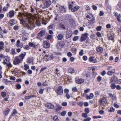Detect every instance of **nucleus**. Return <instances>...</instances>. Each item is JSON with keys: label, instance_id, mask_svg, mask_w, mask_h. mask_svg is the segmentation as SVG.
<instances>
[{"label": "nucleus", "instance_id": "obj_33", "mask_svg": "<svg viewBox=\"0 0 121 121\" xmlns=\"http://www.w3.org/2000/svg\"><path fill=\"white\" fill-rule=\"evenodd\" d=\"M110 87L112 89H114L116 88V86L114 83H112Z\"/></svg>", "mask_w": 121, "mask_h": 121}, {"label": "nucleus", "instance_id": "obj_39", "mask_svg": "<svg viewBox=\"0 0 121 121\" xmlns=\"http://www.w3.org/2000/svg\"><path fill=\"white\" fill-rule=\"evenodd\" d=\"M85 113L88 114L90 112L88 108H86L85 109Z\"/></svg>", "mask_w": 121, "mask_h": 121}, {"label": "nucleus", "instance_id": "obj_28", "mask_svg": "<svg viewBox=\"0 0 121 121\" xmlns=\"http://www.w3.org/2000/svg\"><path fill=\"white\" fill-rule=\"evenodd\" d=\"M93 96V95L92 93H90L89 96H88L86 97V99H92Z\"/></svg>", "mask_w": 121, "mask_h": 121}, {"label": "nucleus", "instance_id": "obj_9", "mask_svg": "<svg viewBox=\"0 0 121 121\" xmlns=\"http://www.w3.org/2000/svg\"><path fill=\"white\" fill-rule=\"evenodd\" d=\"M50 44L47 41H44L43 42V47L45 48H48L50 46Z\"/></svg>", "mask_w": 121, "mask_h": 121}, {"label": "nucleus", "instance_id": "obj_16", "mask_svg": "<svg viewBox=\"0 0 121 121\" xmlns=\"http://www.w3.org/2000/svg\"><path fill=\"white\" fill-rule=\"evenodd\" d=\"M14 11L11 10L7 14V16H9L10 17H12L14 16Z\"/></svg>", "mask_w": 121, "mask_h": 121}, {"label": "nucleus", "instance_id": "obj_8", "mask_svg": "<svg viewBox=\"0 0 121 121\" xmlns=\"http://www.w3.org/2000/svg\"><path fill=\"white\" fill-rule=\"evenodd\" d=\"M18 57L16 56L15 57V59L14 60L13 63L15 65L19 64L21 62V61L18 58Z\"/></svg>", "mask_w": 121, "mask_h": 121}, {"label": "nucleus", "instance_id": "obj_58", "mask_svg": "<svg viewBox=\"0 0 121 121\" xmlns=\"http://www.w3.org/2000/svg\"><path fill=\"white\" fill-rule=\"evenodd\" d=\"M108 40H112L113 39V36H110L108 37Z\"/></svg>", "mask_w": 121, "mask_h": 121}, {"label": "nucleus", "instance_id": "obj_11", "mask_svg": "<svg viewBox=\"0 0 121 121\" xmlns=\"http://www.w3.org/2000/svg\"><path fill=\"white\" fill-rule=\"evenodd\" d=\"M59 9L62 13H66V7L63 6L60 7Z\"/></svg>", "mask_w": 121, "mask_h": 121}, {"label": "nucleus", "instance_id": "obj_55", "mask_svg": "<svg viewBox=\"0 0 121 121\" xmlns=\"http://www.w3.org/2000/svg\"><path fill=\"white\" fill-rule=\"evenodd\" d=\"M69 91V90L67 89H65L64 90V92L65 93L68 94Z\"/></svg>", "mask_w": 121, "mask_h": 121}, {"label": "nucleus", "instance_id": "obj_44", "mask_svg": "<svg viewBox=\"0 0 121 121\" xmlns=\"http://www.w3.org/2000/svg\"><path fill=\"white\" fill-rule=\"evenodd\" d=\"M44 90V89H40L39 90V93L41 94H42L43 93V91Z\"/></svg>", "mask_w": 121, "mask_h": 121}, {"label": "nucleus", "instance_id": "obj_51", "mask_svg": "<svg viewBox=\"0 0 121 121\" xmlns=\"http://www.w3.org/2000/svg\"><path fill=\"white\" fill-rule=\"evenodd\" d=\"M101 117L100 116H94L93 117V118L94 119H97L98 118H100Z\"/></svg>", "mask_w": 121, "mask_h": 121}, {"label": "nucleus", "instance_id": "obj_20", "mask_svg": "<svg viewBox=\"0 0 121 121\" xmlns=\"http://www.w3.org/2000/svg\"><path fill=\"white\" fill-rule=\"evenodd\" d=\"M15 20L12 19L9 21V23L10 26H12L15 24Z\"/></svg>", "mask_w": 121, "mask_h": 121}, {"label": "nucleus", "instance_id": "obj_27", "mask_svg": "<svg viewBox=\"0 0 121 121\" xmlns=\"http://www.w3.org/2000/svg\"><path fill=\"white\" fill-rule=\"evenodd\" d=\"M66 34H67L66 35V38L67 39H68L69 38L71 37L72 34L71 33H69L68 32H67Z\"/></svg>", "mask_w": 121, "mask_h": 121}, {"label": "nucleus", "instance_id": "obj_46", "mask_svg": "<svg viewBox=\"0 0 121 121\" xmlns=\"http://www.w3.org/2000/svg\"><path fill=\"white\" fill-rule=\"evenodd\" d=\"M66 113V111H64L62 112L61 113V115L62 116H65Z\"/></svg>", "mask_w": 121, "mask_h": 121}, {"label": "nucleus", "instance_id": "obj_43", "mask_svg": "<svg viewBox=\"0 0 121 121\" xmlns=\"http://www.w3.org/2000/svg\"><path fill=\"white\" fill-rule=\"evenodd\" d=\"M78 36H75L73 38V40L74 41H76L78 39Z\"/></svg>", "mask_w": 121, "mask_h": 121}, {"label": "nucleus", "instance_id": "obj_40", "mask_svg": "<svg viewBox=\"0 0 121 121\" xmlns=\"http://www.w3.org/2000/svg\"><path fill=\"white\" fill-rule=\"evenodd\" d=\"M86 113H84L82 114V116L83 117L85 118H87L88 117L87 114Z\"/></svg>", "mask_w": 121, "mask_h": 121}, {"label": "nucleus", "instance_id": "obj_57", "mask_svg": "<svg viewBox=\"0 0 121 121\" xmlns=\"http://www.w3.org/2000/svg\"><path fill=\"white\" fill-rule=\"evenodd\" d=\"M46 69V67H44L43 68H42L41 69L40 71V73H41L43 71V70H44Z\"/></svg>", "mask_w": 121, "mask_h": 121}, {"label": "nucleus", "instance_id": "obj_41", "mask_svg": "<svg viewBox=\"0 0 121 121\" xmlns=\"http://www.w3.org/2000/svg\"><path fill=\"white\" fill-rule=\"evenodd\" d=\"M1 94L3 98L4 97L6 96V93L5 92H2L1 93Z\"/></svg>", "mask_w": 121, "mask_h": 121}, {"label": "nucleus", "instance_id": "obj_14", "mask_svg": "<svg viewBox=\"0 0 121 121\" xmlns=\"http://www.w3.org/2000/svg\"><path fill=\"white\" fill-rule=\"evenodd\" d=\"M45 34V31L44 30H41L38 34V36L39 38L41 37L44 35Z\"/></svg>", "mask_w": 121, "mask_h": 121}, {"label": "nucleus", "instance_id": "obj_22", "mask_svg": "<svg viewBox=\"0 0 121 121\" xmlns=\"http://www.w3.org/2000/svg\"><path fill=\"white\" fill-rule=\"evenodd\" d=\"M84 81V80L82 79H79L76 81V82L78 84H81Z\"/></svg>", "mask_w": 121, "mask_h": 121}, {"label": "nucleus", "instance_id": "obj_30", "mask_svg": "<svg viewBox=\"0 0 121 121\" xmlns=\"http://www.w3.org/2000/svg\"><path fill=\"white\" fill-rule=\"evenodd\" d=\"M121 17V15L120 14H118V15L117 17V21L119 22H121V20L120 19Z\"/></svg>", "mask_w": 121, "mask_h": 121}, {"label": "nucleus", "instance_id": "obj_64", "mask_svg": "<svg viewBox=\"0 0 121 121\" xmlns=\"http://www.w3.org/2000/svg\"><path fill=\"white\" fill-rule=\"evenodd\" d=\"M52 37V36L51 35H49L47 37V39L49 40Z\"/></svg>", "mask_w": 121, "mask_h": 121}, {"label": "nucleus", "instance_id": "obj_23", "mask_svg": "<svg viewBox=\"0 0 121 121\" xmlns=\"http://www.w3.org/2000/svg\"><path fill=\"white\" fill-rule=\"evenodd\" d=\"M10 111V109L9 108H6L3 112V114L4 115L7 116L8 114Z\"/></svg>", "mask_w": 121, "mask_h": 121}, {"label": "nucleus", "instance_id": "obj_15", "mask_svg": "<svg viewBox=\"0 0 121 121\" xmlns=\"http://www.w3.org/2000/svg\"><path fill=\"white\" fill-rule=\"evenodd\" d=\"M115 72V69H112L108 71L107 73V74L109 75H112Z\"/></svg>", "mask_w": 121, "mask_h": 121}, {"label": "nucleus", "instance_id": "obj_17", "mask_svg": "<svg viewBox=\"0 0 121 121\" xmlns=\"http://www.w3.org/2000/svg\"><path fill=\"white\" fill-rule=\"evenodd\" d=\"M80 7L78 6H75L73 8H72L71 9V11L74 12L77 11L80 9Z\"/></svg>", "mask_w": 121, "mask_h": 121}, {"label": "nucleus", "instance_id": "obj_7", "mask_svg": "<svg viewBox=\"0 0 121 121\" xmlns=\"http://www.w3.org/2000/svg\"><path fill=\"white\" fill-rule=\"evenodd\" d=\"M63 90L61 86H59L56 90V92L59 95H61L63 93Z\"/></svg>", "mask_w": 121, "mask_h": 121}, {"label": "nucleus", "instance_id": "obj_21", "mask_svg": "<svg viewBox=\"0 0 121 121\" xmlns=\"http://www.w3.org/2000/svg\"><path fill=\"white\" fill-rule=\"evenodd\" d=\"M61 108L62 107L60 105L56 104V106L54 108V109L56 110V111H58L61 109Z\"/></svg>", "mask_w": 121, "mask_h": 121}, {"label": "nucleus", "instance_id": "obj_24", "mask_svg": "<svg viewBox=\"0 0 121 121\" xmlns=\"http://www.w3.org/2000/svg\"><path fill=\"white\" fill-rule=\"evenodd\" d=\"M96 49L98 52H103V48L100 47H98L96 48Z\"/></svg>", "mask_w": 121, "mask_h": 121}, {"label": "nucleus", "instance_id": "obj_62", "mask_svg": "<svg viewBox=\"0 0 121 121\" xmlns=\"http://www.w3.org/2000/svg\"><path fill=\"white\" fill-rule=\"evenodd\" d=\"M79 55L80 56H82L83 55V50H81V51L80 52H79Z\"/></svg>", "mask_w": 121, "mask_h": 121}, {"label": "nucleus", "instance_id": "obj_32", "mask_svg": "<svg viewBox=\"0 0 121 121\" xmlns=\"http://www.w3.org/2000/svg\"><path fill=\"white\" fill-rule=\"evenodd\" d=\"M24 69L26 70H27V69L29 68V67L28 65L27 64H25L24 65Z\"/></svg>", "mask_w": 121, "mask_h": 121}, {"label": "nucleus", "instance_id": "obj_54", "mask_svg": "<svg viewBox=\"0 0 121 121\" xmlns=\"http://www.w3.org/2000/svg\"><path fill=\"white\" fill-rule=\"evenodd\" d=\"M83 102H79L78 103V104L80 106H82L83 105Z\"/></svg>", "mask_w": 121, "mask_h": 121}, {"label": "nucleus", "instance_id": "obj_60", "mask_svg": "<svg viewBox=\"0 0 121 121\" xmlns=\"http://www.w3.org/2000/svg\"><path fill=\"white\" fill-rule=\"evenodd\" d=\"M72 55L71 53L70 52H69L67 53V56L69 57H71Z\"/></svg>", "mask_w": 121, "mask_h": 121}, {"label": "nucleus", "instance_id": "obj_13", "mask_svg": "<svg viewBox=\"0 0 121 121\" xmlns=\"http://www.w3.org/2000/svg\"><path fill=\"white\" fill-rule=\"evenodd\" d=\"M26 53L24 52L21 53L19 56V58L21 61H22L24 58V57L26 55Z\"/></svg>", "mask_w": 121, "mask_h": 121}, {"label": "nucleus", "instance_id": "obj_29", "mask_svg": "<svg viewBox=\"0 0 121 121\" xmlns=\"http://www.w3.org/2000/svg\"><path fill=\"white\" fill-rule=\"evenodd\" d=\"M63 36L61 34H59L57 36V38L58 40H61L63 39Z\"/></svg>", "mask_w": 121, "mask_h": 121}, {"label": "nucleus", "instance_id": "obj_37", "mask_svg": "<svg viewBox=\"0 0 121 121\" xmlns=\"http://www.w3.org/2000/svg\"><path fill=\"white\" fill-rule=\"evenodd\" d=\"M72 91L73 92H77L78 90L77 88L75 87H73L72 88Z\"/></svg>", "mask_w": 121, "mask_h": 121}, {"label": "nucleus", "instance_id": "obj_42", "mask_svg": "<svg viewBox=\"0 0 121 121\" xmlns=\"http://www.w3.org/2000/svg\"><path fill=\"white\" fill-rule=\"evenodd\" d=\"M24 48L27 50H28L30 49V47L29 45H26L24 47Z\"/></svg>", "mask_w": 121, "mask_h": 121}, {"label": "nucleus", "instance_id": "obj_45", "mask_svg": "<svg viewBox=\"0 0 121 121\" xmlns=\"http://www.w3.org/2000/svg\"><path fill=\"white\" fill-rule=\"evenodd\" d=\"M97 79L98 82H100L102 80V78L100 76H98L97 78Z\"/></svg>", "mask_w": 121, "mask_h": 121}, {"label": "nucleus", "instance_id": "obj_35", "mask_svg": "<svg viewBox=\"0 0 121 121\" xmlns=\"http://www.w3.org/2000/svg\"><path fill=\"white\" fill-rule=\"evenodd\" d=\"M53 120L55 121H58V119L57 117L56 116H55L53 117Z\"/></svg>", "mask_w": 121, "mask_h": 121}, {"label": "nucleus", "instance_id": "obj_18", "mask_svg": "<svg viewBox=\"0 0 121 121\" xmlns=\"http://www.w3.org/2000/svg\"><path fill=\"white\" fill-rule=\"evenodd\" d=\"M20 43V41L19 40H18L17 41L16 44V45L18 48H21L22 47V44H21V43Z\"/></svg>", "mask_w": 121, "mask_h": 121}, {"label": "nucleus", "instance_id": "obj_5", "mask_svg": "<svg viewBox=\"0 0 121 121\" xmlns=\"http://www.w3.org/2000/svg\"><path fill=\"white\" fill-rule=\"evenodd\" d=\"M88 20L90 22V24H93L95 22V19L93 16L91 14L87 15L86 16Z\"/></svg>", "mask_w": 121, "mask_h": 121}, {"label": "nucleus", "instance_id": "obj_12", "mask_svg": "<svg viewBox=\"0 0 121 121\" xmlns=\"http://www.w3.org/2000/svg\"><path fill=\"white\" fill-rule=\"evenodd\" d=\"M39 44H35L32 43L30 42L29 43V46L32 47L34 48H38Z\"/></svg>", "mask_w": 121, "mask_h": 121}, {"label": "nucleus", "instance_id": "obj_36", "mask_svg": "<svg viewBox=\"0 0 121 121\" xmlns=\"http://www.w3.org/2000/svg\"><path fill=\"white\" fill-rule=\"evenodd\" d=\"M115 111V109L113 107L110 108V109L108 110V111L110 112H112Z\"/></svg>", "mask_w": 121, "mask_h": 121}, {"label": "nucleus", "instance_id": "obj_26", "mask_svg": "<svg viewBox=\"0 0 121 121\" xmlns=\"http://www.w3.org/2000/svg\"><path fill=\"white\" fill-rule=\"evenodd\" d=\"M89 60L90 61H91L94 63H95L96 62V60L94 59L93 57H90Z\"/></svg>", "mask_w": 121, "mask_h": 121}, {"label": "nucleus", "instance_id": "obj_19", "mask_svg": "<svg viewBox=\"0 0 121 121\" xmlns=\"http://www.w3.org/2000/svg\"><path fill=\"white\" fill-rule=\"evenodd\" d=\"M64 46L63 44L61 42H59L56 45V47L58 49H59L60 48H62Z\"/></svg>", "mask_w": 121, "mask_h": 121}, {"label": "nucleus", "instance_id": "obj_52", "mask_svg": "<svg viewBox=\"0 0 121 121\" xmlns=\"http://www.w3.org/2000/svg\"><path fill=\"white\" fill-rule=\"evenodd\" d=\"M92 7L93 9L94 10H96L97 9V6L94 5H92Z\"/></svg>", "mask_w": 121, "mask_h": 121}, {"label": "nucleus", "instance_id": "obj_49", "mask_svg": "<svg viewBox=\"0 0 121 121\" xmlns=\"http://www.w3.org/2000/svg\"><path fill=\"white\" fill-rule=\"evenodd\" d=\"M16 87L17 89H19L21 88V86L20 84H17L16 85Z\"/></svg>", "mask_w": 121, "mask_h": 121}, {"label": "nucleus", "instance_id": "obj_25", "mask_svg": "<svg viewBox=\"0 0 121 121\" xmlns=\"http://www.w3.org/2000/svg\"><path fill=\"white\" fill-rule=\"evenodd\" d=\"M74 72V69L73 68H69L68 69V72L69 73H73Z\"/></svg>", "mask_w": 121, "mask_h": 121}, {"label": "nucleus", "instance_id": "obj_48", "mask_svg": "<svg viewBox=\"0 0 121 121\" xmlns=\"http://www.w3.org/2000/svg\"><path fill=\"white\" fill-rule=\"evenodd\" d=\"M60 27L62 29L64 30L65 29V27L64 25L63 24H60Z\"/></svg>", "mask_w": 121, "mask_h": 121}, {"label": "nucleus", "instance_id": "obj_53", "mask_svg": "<svg viewBox=\"0 0 121 121\" xmlns=\"http://www.w3.org/2000/svg\"><path fill=\"white\" fill-rule=\"evenodd\" d=\"M96 35L98 37H100L101 36V34L100 32H97L96 33Z\"/></svg>", "mask_w": 121, "mask_h": 121}, {"label": "nucleus", "instance_id": "obj_6", "mask_svg": "<svg viewBox=\"0 0 121 121\" xmlns=\"http://www.w3.org/2000/svg\"><path fill=\"white\" fill-rule=\"evenodd\" d=\"M88 35V34L87 33L83 34L82 35V37L80 39V41L82 42L85 40L87 38Z\"/></svg>", "mask_w": 121, "mask_h": 121}, {"label": "nucleus", "instance_id": "obj_38", "mask_svg": "<svg viewBox=\"0 0 121 121\" xmlns=\"http://www.w3.org/2000/svg\"><path fill=\"white\" fill-rule=\"evenodd\" d=\"M17 113V112L16 109H14L13 110V112L12 114V115L13 116L15 115Z\"/></svg>", "mask_w": 121, "mask_h": 121}, {"label": "nucleus", "instance_id": "obj_31", "mask_svg": "<svg viewBox=\"0 0 121 121\" xmlns=\"http://www.w3.org/2000/svg\"><path fill=\"white\" fill-rule=\"evenodd\" d=\"M10 54L13 56L16 54V53L15 52V49H14L13 48L12 49Z\"/></svg>", "mask_w": 121, "mask_h": 121}, {"label": "nucleus", "instance_id": "obj_63", "mask_svg": "<svg viewBox=\"0 0 121 121\" xmlns=\"http://www.w3.org/2000/svg\"><path fill=\"white\" fill-rule=\"evenodd\" d=\"M10 79L11 80L14 81L15 80L16 78L15 77H14L13 76H12L10 78Z\"/></svg>", "mask_w": 121, "mask_h": 121}, {"label": "nucleus", "instance_id": "obj_10", "mask_svg": "<svg viewBox=\"0 0 121 121\" xmlns=\"http://www.w3.org/2000/svg\"><path fill=\"white\" fill-rule=\"evenodd\" d=\"M45 106L46 107L49 108L53 109L54 108V105L51 103L46 104H45Z\"/></svg>", "mask_w": 121, "mask_h": 121}, {"label": "nucleus", "instance_id": "obj_3", "mask_svg": "<svg viewBox=\"0 0 121 121\" xmlns=\"http://www.w3.org/2000/svg\"><path fill=\"white\" fill-rule=\"evenodd\" d=\"M51 4L50 0H43V4L41 5L40 6L42 9H46L49 7Z\"/></svg>", "mask_w": 121, "mask_h": 121}, {"label": "nucleus", "instance_id": "obj_4", "mask_svg": "<svg viewBox=\"0 0 121 121\" xmlns=\"http://www.w3.org/2000/svg\"><path fill=\"white\" fill-rule=\"evenodd\" d=\"M107 99L105 97L100 99L99 101V102L100 106H104L107 103Z\"/></svg>", "mask_w": 121, "mask_h": 121}, {"label": "nucleus", "instance_id": "obj_50", "mask_svg": "<svg viewBox=\"0 0 121 121\" xmlns=\"http://www.w3.org/2000/svg\"><path fill=\"white\" fill-rule=\"evenodd\" d=\"M90 90V89L89 88H87L84 91V92L85 93H86L89 92Z\"/></svg>", "mask_w": 121, "mask_h": 121}, {"label": "nucleus", "instance_id": "obj_56", "mask_svg": "<svg viewBox=\"0 0 121 121\" xmlns=\"http://www.w3.org/2000/svg\"><path fill=\"white\" fill-rule=\"evenodd\" d=\"M67 103L66 102H63L62 103L61 105L63 106H65L67 105Z\"/></svg>", "mask_w": 121, "mask_h": 121}, {"label": "nucleus", "instance_id": "obj_34", "mask_svg": "<svg viewBox=\"0 0 121 121\" xmlns=\"http://www.w3.org/2000/svg\"><path fill=\"white\" fill-rule=\"evenodd\" d=\"M115 78V76H113L112 77L111 79L110 80V83H111L112 82H114V80Z\"/></svg>", "mask_w": 121, "mask_h": 121}, {"label": "nucleus", "instance_id": "obj_59", "mask_svg": "<svg viewBox=\"0 0 121 121\" xmlns=\"http://www.w3.org/2000/svg\"><path fill=\"white\" fill-rule=\"evenodd\" d=\"M18 28V27L17 26H15L13 27V29L15 30H17Z\"/></svg>", "mask_w": 121, "mask_h": 121}, {"label": "nucleus", "instance_id": "obj_61", "mask_svg": "<svg viewBox=\"0 0 121 121\" xmlns=\"http://www.w3.org/2000/svg\"><path fill=\"white\" fill-rule=\"evenodd\" d=\"M101 28L102 27L99 26L96 29L98 31H100L101 30Z\"/></svg>", "mask_w": 121, "mask_h": 121}, {"label": "nucleus", "instance_id": "obj_1", "mask_svg": "<svg viewBox=\"0 0 121 121\" xmlns=\"http://www.w3.org/2000/svg\"><path fill=\"white\" fill-rule=\"evenodd\" d=\"M19 16L21 18H19L20 24L28 29H31L35 27L34 22L26 13L20 14Z\"/></svg>", "mask_w": 121, "mask_h": 121}, {"label": "nucleus", "instance_id": "obj_2", "mask_svg": "<svg viewBox=\"0 0 121 121\" xmlns=\"http://www.w3.org/2000/svg\"><path fill=\"white\" fill-rule=\"evenodd\" d=\"M3 61V63L4 65H6L9 68L12 67V65L11 63L9 62L10 61V58L9 57L6 56L4 57Z\"/></svg>", "mask_w": 121, "mask_h": 121}, {"label": "nucleus", "instance_id": "obj_47", "mask_svg": "<svg viewBox=\"0 0 121 121\" xmlns=\"http://www.w3.org/2000/svg\"><path fill=\"white\" fill-rule=\"evenodd\" d=\"M91 120V118L89 117H87V118L84 119L83 121H90Z\"/></svg>", "mask_w": 121, "mask_h": 121}]
</instances>
